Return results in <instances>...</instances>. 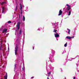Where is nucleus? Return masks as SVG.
Masks as SVG:
<instances>
[{
    "instance_id": "obj_1",
    "label": "nucleus",
    "mask_w": 79,
    "mask_h": 79,
    "mask_svg": "<svg viewBox=\"0 0 79 79\" xmlns=\"http://www.w3.org/2000/svg\"><path fill=\"white\" fill-rule=\"evenodd\" d=\"M15 55H17V52H18V45L17 44L15 48Z\"/></svg>"
},
{
    "instance_id": "obj_2",
    "label": "nucleus",
    "mask_w": 79,
    "mask_h": 79,
    "mask_svg": "<svg viewBox=\"0 0 79 79\" xmlns=\"http://www.w3.org/2000/svg\"><path fill=\"white\" fill-rule=\"evenodd\" d=\"M20 24H21V23L20 22H19L17 23V25H16V27H17V29L18 30L20 28Z\"/></svg>"
},
{
    "instance_id": "obj_3",
    "label": "nucleus",
    "mask_w": 79,
    "mask_h": 79,
    "mask_svg": "<svg viewBox=\"0 0 79 79\" xmlns=\"http://www.w3.org/2000/svg\"><path fill=\"white\" fill-rule=\"evenodd\" d=\"M66 6H67V7H66L65 10L69 11V10L71 9V6L68 4H67Z\"/></svg>"
},
{
    "instance_id": "obj_4",
    "label": "nucleus",
    "mask_w": 79,
    "mask_h": 79,
    "mask_svg": "<svg viewBox=\"0 0 79 79\" xmlns=\"http://www.w3.org/2000/svg\"><path fill=\"white\" fill-rule=\"evenodd\" d=\"M54 35L55 37L56 38L60 36V35H59V34H58L57 32H56V34H55Z\"/></svg>"
},
{
    "instance_id": "obj_5",
    "label": "nucleus",
    "mask_w": 79,
    "mask_h": 79,
    "mask_svg": "<svg viewBox=\"0 0 79 79\" xmlns=\"http://www.w3.org/2000/svg\"><path fill=\"white\" fill-rule=\"evenodd\" d=\"M62 15V10H59L58 15L60 16V15Z\"/></svg>"
},
{
    "instance_id": "obj_6",
    "label": "nucleus",
    "mask_w": 79,
    "mask_h": 79,
    "mask_svg": "<svg viewBox=\"0 0 79 79\" xmlns=\"http://www.w3.org/2000/svg\"><path fill=\"white\" fill-rule=\"evenodd\" d=\"M2 13H3L5 11V7H2Z\"/></svg>"
},
{
    "instance_id": "obj_7",
    "label": "nucleus",
    "mask_w": 79,
    "mask_h": 79,
    "mask_svg": "<svg viewBox=\"0 0 79 79\" xmlns=\"http://www.w3.org/2000/svg\"><path fill=\"white\" fill-rule=\"evenodd\" d=\"M8 77V75L7 74V73H6V75L4 77V79H7V77Z\"/></svg>"
},
{
    "instance_id": "obj_8",
    "label": "nucleus",
    "mask_w": 79,
    "mask_h": 79,
    "mask_svg": "<svg viewBox=\"0 0 79 79\" xmlns=\"http://www.w3.org/2000/svg\"><path fill=\"white\" fill-rule=\"evenodd\" d=\"M7 31V29H3V31H2V32H6Z\"/></svg>"
},
{
    "instance_id": "obj_9",
    "label": "nucleus",
    "mask_w": 79,
    "mask_h": 79,
    "mask_svg": "<svg viewBox=\"0 0 79 79\" xmlns=\"http://www.w3.org/2000/svg\"><path fill=\"white\" fill-rule=\"evenodd\" d=\"M66 39H71V37L69 36H67L66 37Z\"/></svg>"
},
{
    "instance_id": "obj_10",
    "label": "nucleus",
    "mask_w": 79,
    "mask_h": 79,
    "mask_svg": "<svg viewBox=\"0 0 79 79\" xmlns=\"http://www.w3.org/2000/svg\"><path fill=\"white\" fill-rule=\"evenodd\" d=\"M68 30V33L69 34H70V29H67Z\"/></svg>"
},
{
    "instance_id": "obj_11",
    "label": "nucleus",
    "mask_w": 79,
    "mask_h": 79,
    "mask_svg": "<svg viewBox=\"0 0 79 79\" xmlns=\"http://www.w3.org/2000/svg\"><path fill=\"white\" fill-rule=\"evenodd\" d=\"M23 21H25V17H24V16H23Z\"/></svg>"
},
{
    "instance_id": "obj_12",
    "label": "nucleus",
    "mask_w": 79,
    "mask_h": 79,
    "mask_svg": "<svg viewBox=\"0 0 79 79\" xmlns=\"http://www.w3.org/2000/svg\"><path fill=\"white\" fill-rule=\"evenodd\" d=\"M5 3V2H2V3H1V5H3V4H4V3Z\"/></svg>"
},
{
    "instance_id": "obj_13",
    "label": "nucleus",
    "mask_w": 79,
    "mask_h": 79,
    "mask_svg": "<svg viewBox=\"0 0 79 79\" xmlns=\"http://www.w3.org/2000/svg\"><path fill=\"white\" fill-rule=\"evenodd\" d=\"M21 32H22V30L20 29L19 31V34H21Z\"/></svg>"
},
{
    "instance_id": "obj_14",
    "label": "nucleus",
    "mask_w": 79,
    "mask_h": 79,
    "mask_svg": "<svg viewBox=\"0 0 79 79\" xmlns=\"http://www.w3.org/2000/svg\"><path fill=\"white\" fill-rule=\"evenodd\" d=\"M2 43L1 42V45L0 47V50H1V49H2Z\"/></svg>"
},
{
    "instance_id": "obj_15",
    "label": "nucleus",
    "mask_w": 79,
    "mask_h": 79,
    "mask_svg": "<svg viewBox=\"0 0 79 79\" xmlns=\"http://www.w3.org/2000/svg\"><path fill=\"white\" fill-rule=\"evenodd\" d=\"M71 13V11H69V16H70Z\"/></svg>"
},
{
    "instance_id": "obj_16",
    "label": "nucleus",
    "mask_w": 79,
    "mask_h": 79,
    "mask_svg": "<svg viewBox=\"0 0 79 79\" xmlns=\"http://www.w3.org/2000/svg\"><path fill=\"white\" fill-rule=\"evenodd\" d=\"M56 31H57V30H55V29H54L53 32H56Z\"/></svg>"
},
{
    "instance_id": "obj_17",
    "label": "nucleus",
    "mask_w": 79,
    "mask_h": 79,
    "mask_svg": "<svg viewBox=\"0 0 79 79\" xmlns=\"http://www.w3.org/2000/svg\"><path fill=\"white\" fill-rule=\"evenodd\" d=\"M8 23H9V24H10V23H11V21H9L8 22H7Z\"/></svg>"
},
{
    "instance_id": "obj_18",
    "label": "nucleus",
    "mask_w": 79,
    "mask_h": 79,
    "mask_svg": "<svg viewBox=\"0 0 79 79\" xmlns=\"http://www.w3.org/2000/svg\"><path fill=\"white\" fill-rule=\"evenodd\" d=\"M17 8H18V6H17V5H16V6L15 8V11L17 10Z\"/></svg>"
},
{
    "instance_id": "obj_19",
    "label": "nucleus",
    "mask_w": 79,
    "mask_h": 79,
    "mask_svg": "<svg viewBox=\"0 0 79 79\" xmlns=\"http://www.w3.org/2000/svg\"><path fill=\"white\" fill-rule=\"evenodd\" d=\"M64 46L65 47H66V46H67V43L65 44L64 45Z\"/></svg>"
},
{
    "instance_id": "obj_20",
    "label": "nucleus",
    "mask_w": 79,
    "mask_h": 79,
    "mask_svg": "<svg viewBox=\"0 0 79 79\" xmlns=\"http://www.w3.org/2000/svg\"><path fill=\"white\" fill-rule=\"evenodd\" d=\"M20 12H21V15H22V14H23V10H20Z\"/></svg>"
},
{
    "instance_id": "obj_21",
    "label": "nucleus",
    "mask_w": 79,
    "mask_h": 79,
    "mask_svg": "<svg viewBox=\"0 0 79 79\" xmlns=\"http://www.w3.org/2000/svg\"><path fill=\"white\" fill-rule=\"evenodd\" d=\"M20 8H22V5L20 4Z\"/></svg>"
},
{
    "instance_id": "obj_22",
    "label": "nucleus",
    "mask_w": 79,
    "mask_h": 79,
    "mask_svg": "<svg viewBox=\"0 0 79 79\" xmlns=\"http://www.w3.org/2000/svg\"><path fill=\"white\" fill-rule=\"evenodd\" d=\"M20 18H21V17H20V14H19V18L20 19Z\"/></svg>"
},
{
    "instance_id": "obj_23",
    "label": "nucleus",
    "mask_w": 79,
    "mask_h": 79,
    "mask_svg": "<svg viewBox=\"0 0 79 79\" xmlns=\"http://www.w3.org/2000/svg\"><path fill=\"white\" fill-rule=\"evenodd\" d=\"M15 68H16V64H15Z\"/></svg>"
},
{
    "instance_id": "obj_24",
    "label": "nucleus",
    "mask_w": 79,
    "mask_h": 79,
    "mask_svg": "<svg viewBox=\"0 0 79 79\" xmlns=\"http://www.w3.org/2000/svg\"><path fill=\"white\" fill-rule=\"evenodd\" d=\"M51 74V72H50L48 73V74Z\"/></svg>"
},
{
    "instance_id": "obj_25",
    "label": "nucleus",
    "mask_w": 79,
    "mask_h": 79,
    "mask_svg": "<svg viewBox=\"0 0 79 79\" xmlns=\"http://www.w3.org/2000/svg\"><path fill=\"white\" fill-rule=\"evenodd\" d=\"M19 20H20V19L19 18L18 19V21H19Z\"/></svg>"
},
{
    "instance_id": "obj_26",
    "label": "nucleus",
    "mask_w": 79,
    "mask_h": 79,
    "mask_svg": "<svg viewBox=\"0 0 79 79\" xmlns=\"http://www.w3.org/2000/svg\"><path fill=\"white\" fill-rule=\"evenodd\" d=\"M34 47H33V50H34Z\"/></svg>"
},
{
    "instance_id": "obj_27",
    "label": "nucleus",
    "mask_w": 79,
    "mask_h": 79,
    "mask_svg": "<svg viewBox=\"0 0 79 79\" xmlns=\"http://www.w3.org/2000/svg\"><path fill=\"white\" fill-rule=\"evenodd\" d=\"M34 77H31V78L32 79V78H34Z\"/></svg>"
},
{
    "instance_id": "obj_28",
    "label": "nucleus",
    "mask_w": 79,
    "mask_h": 79,
    "mask_svg": "<svg viewBox=\"0 0 79 79\" xmlns=\"http://www.w3.org/2000/svg\"><path fill=\"white\" fill-rule=\"evenodd\" d=\"M76 79V77H74L73 78V79Z\"/></svg>"
},
{
    "instance_id": "obj_29",
    "label": "nucleus",
    "mask_w": 79,
    "mask_h": 79,
    "mask_svg": "<svg viewBox=\"0 0 79 79\" xmlns=\"http://www.w3.org/2000/svg\"><path fill=\"white\" fill-rule=\"evenodd\" d=\"M20 9L21 10H22V8H20Z\"/></svg>"
},
{
    "instance_id": "obj_30",
    "label": "nucleus",
    "mask_w": 79,
    "mask_h": 79,
    "mask_svg": "<svg viewBox=\"0 0 79 79\" xmlns=\"http://www.w3.org/2000/svg\"><path fill=\"white\" fill-rule=\"evenodd\" d=\"M47 79H49V78H48V77Z\"/></svg>"
},
{
    "instance_id": "obj_31",
    "label": "nucleus",
    "mask_w": 79,
    "mask_h": 79,
    "mask_svg": "<svg viewBox=\"0 0 79 79\" xmlns=\"http://www.w3.org/2000/svg\"><path fill=\"white\" fill-rule=\"evenodd\" d=\"M49 76H50V74L48 75V77Z\"/></svg>"
},
{
    "instance_id": "obj_32",
    "label": "nucleus",
    "mask_w": 79,
    "mask_h": 79,
    "mask_svg": "<svg viewBox=\"0 0 79 79\" xmlns=\"http://www.w3.org/2000/svg\"><path fill=\"white\" fill-rule=\"evenodd\" d=\"M72 37V38H74V36H73V37Z\"/></svg>"
},
{
    "instance_id": "obj_33",
    "label": "nucleus",
    "mask_w": 79,
    "mask_h": 79,
    "mask_svg": "<svg viewBox=\"0 0 79 79\" xmlns=\"http://www.w3.org/2000/svg\"><path fill=\"white\" fill-rule=\"evenodd\" d=\"M3 51V49L2 50Z\"/></svg>"
}]
</instances>
